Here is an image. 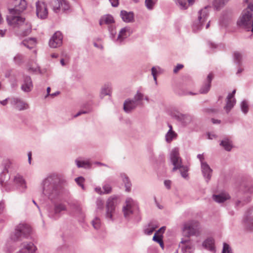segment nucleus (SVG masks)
I'll return each mask as SVG.
<instances>
[{
  "instance_id": "obj_1",
  "label": "nucleus",
  "mask_w": 253,
  "mask_h": 253,
  "mask_svg": "<svg viewBox=\"0 0 253 253\" xmlns=\"http://www.w3.org/2000/svg\"><path fill=\"white\" fill-rule=\"evenodd\" d=\"M60 190V178L57 174H51L43 180V193L52 202L59 198Z\"/></svg>"
},
{
  "instance_id": "obj_2",
  "label": "nucleus",
  "mask_w": 253,
  "mask_h": 253,
  "mask_svg": "<svg viewBox=\"0 0 253 253\" xmlns=\"http://www.w3.org/2000/svg\"><path fill=\"white\" fill-rule=\"evenodd\" d=\"M18 14H10L7 16L6 20L9 25L13 28H18L17 34L26 36L31 32V25L25 19L18 16Z\"/></svg>"
},
{
  "instance_id": "obj_3",
  "label": "nucleus",
  "mask_w": 253,
  "mask_h": 253,
  "mask_svg": "<svg viewBox=\"0 0 253 253\" xmlns=\"http://www.w3.org/2000/svg\"><path fill=\"white\" fill-rule=\"evenodd\" d=\"M248 3L237 22V25L253 33V0H245Z\"/></svg>"
},
{
  "instance_id": "obj_4",
  "label": "nucleus",
  "mask_w": 253,
  "mask_h": 253,
  "mask_svg": "<svg viewBox=\"0 0 253 253\" xmlns=\"http://www.w3.org/2000/svg\"><path fill=\"white\" fill-rule=\"evenodd\" d=\"M170 160L173 168L172 171L179 169L181 175L184 178L188 177V168L182 164L181 159L179 156V150L177 148H174L172 150L170 154Z\"/></svg>"
},
{
  "instance_id": "obj_5",
  "label": "nucleus",
  "mask_w": 253,
  "mask_h": 253,
  "mask_svg": "<svg viewBox=\"0 0 253 253\" xmlns=\"http://www.w3.org/2000/svg\"><path fill=\"white\" fill-rule=\"evenodd\" d=\"M46 210L48 217L53 220H57L67 211V207L63 203L54 202L53 206H47Z\"/></svg>"
},
{
  "instance_id": "obj_6",
  "label": "nucleus",
  "mask_w": 253,
  "mask_h": 253,
  "mask_svg": "<svg viewBox=\"0 0 253 253\" xmlns=\"http://www.w3.org/2000/svg\"><path fill=\"white\" fill-rule=\"evenodd\" d=\"M31 232L30 225L26 223H20L16 227L15 232L11 235V239L14 242L21 241L24 238H28Z\"/></svg>"
},
{
  "instance_id": "obj_7",
  "label": "nucleus",
  "mask_w": 253,
  "mask_h": 253,
  "mask_svg": "<svg viewBox=\"0 0 253 253\" xmlns=\"http://www.w3.org/2000/svg\"><path fill=\"white\" fill-rule=\"evenodd\" d=\"M182 232L183 235L187 238L198 235L199 233V223L195 220H190L184 223Z\"/></svg>"
},
{
  "instance_id": "obj_8",
  "label": "nucleus",
  "mask_w": 253,
  "mask_h": 253,
  "mask_svg": "<svg viewBox=\"0 0 253 253\" xmlns=\"http://www.w3.org/2000/svg\"><path fill=\"white\" fill-rule=\"evenodd\" d=\"M210 8V6H207L199 11L198 19L194 23L192 27L194 32H197L203 28L205 22L207 20L209 17Z\"/></svg>"
},
{
  "instance_id": "obj_9",
  "label": "nucleus",
  "mask_w": 253,
  "mask_h": 253,
  "mask_svg": "<svg viewBox=\"0 0 253 253\" xmlns=\"http://www.w3.org/2000/svg\"><path fill=\"white\" fill-rule=\"evenodd\" d=\"M115 22L113 17L110 14H106L101 17L99 20V25L100 26L103 24L107 25L108 30L110 34V38L113 39L116 37L117 32L116 31V27L113 25Z\"/></svg>"
},
{
  "instance_id": "obj_10",
  "label": "nucleus",
  "mask_w": 253,
  "mask_h": 253,
  "mask_svg": "<svg viewBox=\"0 0 253 253\" xmlns=\"http://www.w3.org/2000/svg\"><path fill=\"white\" fill-rule=\"evenodd\" d=\"M117 202V197L115 196L110 197L107 201L105 217L108 220L113 221L114 220L113 217L115 213V206Z\"/></svg>"
},
{
  "instance_id": "obj_11",
  "label": "nucleus",
  "mask_w": 253,
  "mask_h": 253,
  "mask_svg": "<svg viewBox=\"0 0 253 253\" xmlns=\"http://www.w3.org/2000/svg\"><path fill=\"white\" fill-rule=\"evenodd\" d=\"M49 5L55 13L59 12L61 10L67 11L70 9V3L66 0H51Z\"/></svg>"
},
{
  "instance_id": "obj_12",
  "label": "nucleus",
  "mask_w": 253,
  "mask_h": 253,
  "mask_svg": "<svg viewBox=\"0 0 253 253\" xmlns=\"http://www.w3.org/2000/svg\"><path fill=\"white\" fill-rule=\"evenodd\" d=\"M36 14L41 19H45L48 17V11L46 3L42 0H38L35 3Z\"/></svg>"
},
{
  "instance_id": "obj_13",
  "label": "nucleus",
  "mask_w": 253,
  "mask_h": 253,
  "mask_svg": "<svg viewBox=\"0 0 253 253\" xmlns=\"http://www.w3.org/2000/svg\"><path fill=\"white\" fill-rule=\"evenodd\" d=\"M137 202L131 198H127L126 200L125 205L123 207V211L125 217L129 219L133 213L134 208L137 207Z\"/></svg>"
},
{
  "instance_id": "obj_14",
  "label": "nucleus",
  "mask_w": 253,
  "mask_h": 253,
  "mask_svg": "<svg viewBox=\"0 0 253 253\" xmlns=\"http://www.w3.org/2000/svg\"><path fill=\"white\" fill-rule=\"evenodd\" d=\"M11 106L14 108L22 111L29 108V105L22 99L18 97H12L9 99Z\"/></svg>"
},
{
  "instance_id": "obj_15",
  "label": "nucleus",
  "mask_w": 253,
  "mask_h": 253,
  "mask_svg": "<svg viewBox=\"0 0 253 253\" xmlns=\"http://www.w3.org/2000/svg\"><path fill=\"white\" fill-rule=\"evenodd\" d=\"M15 6L13 8L9 9V14H18L23 11L27 7L25 0H15Z\"/></svg>"
},
{
  "instance_id": "obj_16",
  "label": "nucleus",
  "mask_w": 253,
  "mask_h": 253,
  "mask_svg": "<svg viewBox=\"0 0 253 253\" xmlns=\"http://www.w3.org/2000/svg\"><path fill=\"white\" fill-rule=\"evenodd\" d=\"M33 88V84L31 78L28 75L23 76L21 89L25 93L31 92Z\"/></svg>"
},
{
  "instance_id": "obj_17",
  "label": "nucleus",
  "mask_w": 253,
  "mask_h": 253,
  "mask_svg": "<svg viewBox=\"0 0 253 253\" xmlns=\"http://www.w3.org/2000/svg\"><path fill=\"white\" fill-rule=\"evenodd\" d=\"M63 36L59 31L55 32L49 41V45L51 48H56L62 44Z\"/></svg>"
},
{
  "instance_id": "obj_18",
  "label": "nucleus",
  "mask_w": 253,
  "mask_h": 253,
  "mask_svg": "<svg viewBox=\"0 0 253 253\" xmlns=\"http://www.w3.org/2000/svg\"><path fill=\"white\" fill-rule=\"evenodd\" d=\"M131 33V31L129 27H125L123 28L120 31L117 38L115 37L112 39L117 43H121L126 38H127Z\"/></svg>"
},
{
  "instance_id": "obj_19",
  "label": "nucleus",
  "mask_w": 253,
  "mask_h": 253,
  "mask_svg": "<svg viewBox=\"0 0 253 253\" xmlns=\"http://www.w3.org/2000/svg\"><path fill=\"white\" fill-rule=\"evenodd\" d=\"M183 253H192L194 250L193 246L189 238H182L179 244Z\"/></svg>"
},
{
  "instance_id": "obj_20",
  "label": "nucleus",
  "mask_w": 253,
  "mask_h": 253,
  "mask_svg": "<svg viewBox=\"0 0 253 253\" xmlns=\"http://www.w3.org/2000/svg\"><path fill=\"white\" fill-rule=\"evenodd\" d=\"M241 191L246 194L253 193V181L252 179H245L241 185Z\"/></svg>"
},
{
  "instance_id": "obj_21",
  "label": "nucleus",
  "mask_w": 253,
  "mask_h": 253,
  "mask_svg": "<svg viewBox=\"0 0 253 253\" xmlns=\"http://www.w3.org/2000/svg\"><path fill=\"white\" fill-rule=\"evenodd\" d=\"M201 168L203 177L206 181L209 182L212 176V169L207 163H203Z\"/></svg>"
},
{
  "instance_id": "obj_22",
  "label": "nucleus",
  "mask_w": 253,
  "mask_h": 253,
  "mask_svg": "<svg viewBox=\"0 0 253 253\" xmlns=\"http://www.w3.org/2000/svg\"><path fill=\"white\" fill-rule=\"evenodd\" d=\"M36 247L33 243L24 242L22 244L21 249L17 253H35Z\"/></svg>"
},
{
  "instance_id": "obj_23",
  "label": "nucleus",
  "mask_w": 253,
  "mask_h": 253,
  "mask_svg": "<svg viewBox=\"0 0 253 253\" xmlns=\"http://www.w3.org/2000/svg\"><path fill=\"white\" fill-rule=\"evenodd\" d=\"M212 78L213 75L212 73H210L207 76L205 83L203 84L199 90L200 93L206 94L208 92L211 88Z\"/></svg>"
},
{
  "instance_id": "obj_24",
  "label": "nucleus",
  "mask_w": 253,
  "mask_h": 253,
  "mask_svg": "<svg viewBox=\"0 0 253 253\" xmlns=\"http://www.w3.org/2000/svg\"><path fill=\"white\" fill-rule=\"evenodd\" d=\"M13 180L21 191L24 192L26 189L27 186L25 181L21 175L17 174L15 175Z\"/></svg>"
},
{
  "instance_id": "obj_25",
  "label": "nucleus",
  "mask_w": 253,
  "mask_h": 253,
  "mask_svg": "<svg viewBox=\"0 0 253 253\" xmlns=\"http://www.w3.org/2000/svg\"><path fill=\"white\" fill-rule=\"evenodd\" d=\"M137 106V104L132 99H127L124 103V110L127 113L131 112Z\"/></svg>"
},
{
  "instance_id": "obj_26",
  "label": "nucleus",
  "mask_w": 253,
  "mask_h": 253,
  "mask_svg": "<svg viewBox=\"0 0 253 253\" xmlns=\"http://www.w3.org/2000/svg\"><path fill=\"white\" fill-rule=\"evenodd\" d=\"M213 200L218 203H223L230 198L229 195L226 192H222L212 196Z\"/></svg>"
},
{
  "instance_id": "obj_27",
  "label": "nucleus",
  "mask_w": 253,
  "mask_h": 253,
  "mask_svg": "<svg viewBox=\"0 0 253 253\" xmlns=\"http://www.w3.org/2000/svg\"><path fill=\"white\" fill-rule=\"evenodd\" d=\"M9 178L10 176L6 169H5V171H2L0 174V184L2 186L6 187V189L7 188V186Z\"/></svg>"
},
{
  "instance_id": "obj_28",
  "label": "nucleus",
  "mask_w": 253,
  "mask_h": 253,
  "mask_svg": "<svg viewBox=\"0 0 253 253\" xmlns=\"http://www.w3.org/2000/svg\"><path fill=\"white\" fill-rule=\"evenodd\" d=\"M120 15L123 20L125 22H130L133 20L134 15L132 12H128L125 10H122Z\"/></svg>"
},
{
  "instance_id": "obj_29",
  "label": "nucleus",
  "mask_w": 253,
  "mask_h": 253,
  "mask_svg": "<svg viewBox=\"0 0 253 253\" xmlns=\"http://www.w3.org/2000/svg\"><path fill=\"white\" fill-rule=\"evenodd\" d=\"M178 120L182 124L183 126H187L192 121L191 116L188 114H180L178 116Z\"/></svg>"
},
{
  "instance_id": "obj_30",
  "label": "nucleus",
  "mask_w": 253,
  "mask_h": 253,
  "mask_svg": "<svg viewBox=\"0 0 253 253\" xmlns=\"http://www.w3.org/2000/svg\"><path fill=\"white\" fill-rule=\"evenodd\" d=\"M121 177L126 188V191L130 192L131 187V183L129 177L125 173H121Z\"/></svg>"
},
{
  "instance_id": "obj_31",
  "label": "nucleus",
  "mask_w": 253,
  "mask_h": 253,
  "mask_svg": "<svg viewBox=\"0 0 253 253\" xmlns=\"http://www.w3.org/2000/svg\"><path fill=\"white\" fill-rule=\"evenodd\" d=\"M219 144L227 151H231L233 147L232 141L228 138L223 139Z\"/></svg>"
},
{
  "instance_id": "obj_32",
  "label": "nucleus",
  "mask_w": 253,
  "mask_h": 253,
  "mask_svg": "<svg viewBox=\"0 0 253 253\" xmlns=\"http://www.w3.org/2000/svg\"><path fill=\"white\" fill-rule=\"evenodd\" d=\"M203 245L207 250L211 252H215V248L214 247V241L212 239H207L204 242Z\"/></svg>"
},
{
  "instance_id": "obj_33",
  "label": "nucleus",
  "mask_w": 253,
  "mask_h": 253,
  "mask_svg": "<svg viewBox=\"0 0 253 253\" xmlns=\"http://www.w3.org/2000/svg\"><path fill=\"white\" fill-rule=\"evenodd\" d=\"M177 134L173 130H169L165 135V140L168 143L176 139Z\"/></svg>"
},
{
  "instance_id": "obj_34",
  "label": "nucleus",
  "mask_w": 253,
  "mask_h": 253,
  "mask_svg": "<svg viewBox=\"0 0 253 253\" xmlns=\"http://www.w3.org/2000/svg\"><path fill=\"white\" fill-rule=\"evenodd\" d=\"M21 44L29 49L33 48L36 44V40L35 38H29L24 40Z\"/></svg>"
},
{
  "instance_id": "obj_35",
  "label": "nucleus",
  "mask_w": 253,
  "mask_h": 253,
  "mask_svg": "<svg viewBox=\"0 0 253 253\" xmlns=\"http://www.w3.org/2000/svg\"><path fill=\"white\" fill-rule=\"evenodd\" d=\"M111 93V86L109 84H105L101 89L100 96L101 98H103L105 96L110 95Z\"/></svg>"
},
{
  "instance_id": "obj_36",
  "label": "nucleus",
  "mask_w": 253,
  "mask_h": 253,
  "mask_svg": "<svg viewBox=\"0 0 253 253\" xmlns=\"http://www.w3.org/2000/svg\"><path fill=\"white\" fill-rule=\"evenodd\" d=\"M244 226L247 230L253 231V217H246L244 220Z\"/></svg>"
},
{
  "instance_id": "obj_37",
  "label": "nucleus",
  "mask_w": 253,
  "mask_h": 253,
  "mask_svg": "<svg viewBox=\"0 0 253 253\" xmlns=\"http://www.w3.org/2000/svg\"><path fill=\"white\" fill-rule=\"evenodd\" d=\"M235 103L236 100L235 98L228 99V97H227L226 104L224 107L227 113H228L230 112V111L234 107Z\"/></svg>"
},
{
  "instance_id": "obj_38",
  "label": "nucleus",
  "mask_w": 253,
  "mask_h": 253,
  "mask_svg": "<svg viewBox=\"0 0 253 253\" xmlns=\"http://www.w3.org/2000/svg\"><path fill=\"white\" fill-rule=\"evenodd\" d=\"M229 0H214L213 2V5L216 10H218Z\"/></svg>"
},
{
  "instance_id": "obj_39",
  "label": "nucleus",
  "mask_w": 253,
  "mask_h": 253,
  "mask_svg": "<svg viewBox=\"0 0 253 253\" xmlns=\"http://www.w3.org/2000/svg\"><path fill=\"white\" fill-rule=\"evenodd\" d=\"M157 227L158 226L152 223H150L144 229V233L146 235H150Z\"/></svg>"
},
{
  "instance_id": "obj_40",
  "label": "nucleus",
  "mask_w": 253,
  "mask_h": 253,
  "mask_svg": "<svg viewBox=\"0 0 253 253\" xmlns=\"http://www.w3.org/2000/svg\"><path fill=\"white\" fill-rule=\"evenodd\" d=\"M144 95L142 93L139 91H137L136 94L134 95L133 99H132L133 101H134L138 106L142 104V101L143 99Z\"/></svg>"
},
{
  "instance_id": "obj_41",
  "label": "nucleus",
  "mask_w": 253,
  "mask_h": 253,
  "mask_svg": "<svg viewBox=\"0 0 253 253\" xmlns=\"http://www.w3.org/2000/svg\"><path fill=\"white\" fill-rule=\"evenodd\" d=\"M91 223L93 227L96 230L99 229L101 226L100 219L98 217H94Z\"/></svg>"
},
{
  "instance_id": "obj_42",
  "label": "nucleus",
  "mask_w": 253,
  "mask_h": 253,
  "mask_svg": "<svg viewBox=\"0 0 253 253\" xmlns=\"http://www.w3.org/2000/svg\"><path fill=\"white\" fill-rule=\"evenodd\" d=\"M234 62L238 65H241L242 61V55L238 51L235 52L234 53Z\"/></svg>"
},
{
  "instance_id": "obj_43",
  "label": "nucleus",
  "mask_w": 253,
  "mask_h": 253,
  "mask_svg": "<svg viewBox=\"0 0 253 253\" xmlns=\"http://www.w3.org/2000/svg\"><path fill=\"white\" fill-rule=\"evenodd\" d=\"M176 3L177 5L181 9H186L188 8V4L187 3V0H174Z\"/></svg>"
},
{
  "instance_id": "obj_44",
  "label": "nucleus",
  "mask_w": 253,
  "mask_h": 253,
  "mask_svg": "<svg viewBox=\"0 0 253 253\" xmlns=\"http://www.w3.org/2000/svg\"><path fill=\"white\" fill-rule=\"evenodd\" d=\"M240 107L242 111L246 114L249 111V103L246 100L242 101L240 104Z\"/></svg>"
},
{
  "instance_id": "obj_45",
  "label": "nucleus",
  "mask_w": 253,
  "mask_h": 253,
  "mask_svg": "<svg viewBox=\"0 0 253 253\" xmlns=\"http://www.w3.org/2000/svg\"><path fill=\"white\" fill-rule=\"evenodd\" d=\"M76 163L78 168H88L89 167V163L87 161L76 160Z\"/></svg>"
},
{
  "instance_id": "obj_46",
  "label": "nucleus",
  "mask_w": 253,
  "mask_h": 253,
  "mask_svg": "<svg viewBox=\"0 0 253 253\" xmlns=\"http://www.w3.org/2000/svg\"><path fill=\"white\" fill-rule=\"evenodd\" d=\"M251 200V197L249 195L246 196L245 198L244 199H241L240 200H238L236 202V206H243L245 204L248 203Z\"/></svg>"
},
{
  "instance_id": "obj_47",
  "label": "nucleus",
  "mask_w": 253,
  "mask_h": 253,
  "mask_svg": "<svg viewBox=\"0 0 253 253\" xmlns=\"http://www.w3.org/2000/svg\"><path fill=\"white\" fill-rule=\"evenodd\" d=\"M23 60V56L19 53L17 54L13 58L14 63L17 65H20L22 63Z\"/></svg>"
},
{
  "instance_id": "obj_48",
  "label": "nucleus",
  "mask_w": 253,
  "mask_h": 253,
  "mask_svg": "<svg viewBox=\"0 0 253 253\" xmlns=\"http://www.w3.org/2000/svg\"><path fill=\"white\" fill-rule=\"evenodd\" d=\"M155 4V2L153 0H145V5L148 10H152Z\"/></svg>"
},
{
  "instance_id": "obj_49",
  "label": "nucleus",
  "mask_w": 253,
  "mask_h": 253,
  "mask_svg": "<svg viewBox=\"0 0 253 253\" xmlns=\"http://www.w3.org/2000/svg\"><path fill=\"white\" fill-rule=\"evenodd\" d=\"M221 253H232L231 247L226 243H223V249Z\"/></svg>"
},
{
  "instance_id": "obj_50",
  "label": "nucleus",
  "mask_w": 253,
  "mask_h": 253,
  "mask_svg": "<svg viewBox=\"0 0 253 253\" xmlns=\"http://www.w3.org/2000/svg\"><path fill=\"white\" fill-rule=\"evenodd\" d=\"M147 154L149 159L153 161L155 160V153L152 147H149L147 148Z\"/></svg>"
},
{
  "instance_id": "obj_51",
  "label": "nucleus",
  "mask_w": 253,
  "mask_h": 253,
  "mask_svg": "<svg viewBox=\"0 0 253 253\" xmlns=\"http://www.w3.org/2000/svg\"><path fill=\"white\" fill-rule=\"evenodd\" d=\"M76 182L77 184L80 185L83 189H84V185L83 183L84 181V179L83 177H79L75 179Z\"/></svg>"
},
{
  "instance_id": "obj_52",
  "label": "nucleus",
  "mask_w": 253,
  "mask_h": 253,
  "mask_svg": "<svg viewBox=\"0 0 253 253\" xmlns=\"http://www.w3.org/2000/svg\"><path fill=\"white\" fill-rule=\"evenodd\" d=\"M103 194H109L112 190V188L109 184H105L103 186Z\"/></svg>"
},
{
  "instance_id": "obj_53",
  "label": "nucleus",
  "mask_w": 253,
  "mask_h": 253,
  "mask_svg": "<svg viewBox=\"0 0 253 253\" xmlns=\"http://www.w3.org/2000/svg\"><path fill=\"white\" fill-rule=\"evenodd\" d=\"M96 203V206H97V209H100V210L103 209L104 203H103V201L101 199H97Z\"/></svg>"
},
{
  "instance_id": "obj_54",
  "label": "nucleus",
  "mask_w": 253,
  "mask_h": 253,
  "mask_svg": "<svg viewBox=\"0 0 253 253\" xmlns=\"http://www.w3.org/2000/svg\"><path fill=\"white\" fill-rule=\"evenodd\" d=\"M157 233H155L153 237V240L156 242L159 243L160 241L163 240V239L161 236L157 235Z\"/></svg>"
},
{
  "instance_id": "obj_55",
  "label": "nucleus",
  "mask_w": 253,
  "mask_h": 253,
  "mask_svg": "<svg viewBox=\"0 0 253 253\" xmlns=\"http://www.w3.org/2000/svg\"><path fill=\"white\" fill-rule=\"evenodd\" d=\"M197 158L199 159L200 161L201 166H202L203 163H207V162L204 161L205 158L203 154H198L197 155Z\"/></svg>"
},
{
  "instance_id": "obj_56",
  "label": "nucleus",
  "mask_w": 253,
  "mask_h": 253,
  "mask_svg": "<svg viewBox=\"0 0 253 253\" xmlns=\"http://www.w3.org/2000/svg\"><path fill=\"white\" fill-rule=\"evenodd\" d=\"M113 7H117L119 4V0H109Z\"/></svg>"
},
{
  "instance_id": "obj_57",
  "label": "nucleus",
  "mask_w": 253,
  "mask_h": 253,
  "mask_svg": "<svg viewBox=\"0 0 253 253\" xmlns=\"http://www.w3.org/2000/svg\"><path fill=\"white\" fill-rule=\"evenodd\" d=\"M183 67V65L182 64H177L176 67L173 69V72L174 73H176L178 72V71L181 69Z\"/></svg>"
},
{
  "instance_id": "obj_58",
  "label": "nucleus",
  "mask_w": 253,
  "mask_h": 253,
  "mask_svg": "<svg viewBox=\"0 0 253 253\" xmlns=\"http://www.w3.org/2000/svg\"><path fill=\"white\" fill-rule=\"evenodd\" d=\"M164 184L167 189H169L170 188L171 181L170 180H165L164 181Z\"/></svg>"
},
{
  "instance_id": "obj_59",
  "label": "nucleus",
  "mask_w": 253,
  "mask_h": 253,
  "mask_svg": "<svg viewBox=\"0 0 253 253\" xmlns=\"http://www.w3.org/2000/svg\"><path fill=\"white\" fill-rule=\"evenodd\" d=\"M94 190L95 191L99 194L101 195L103 194V192L102 191L101 187H96Z\"/></svg>"
},
{
  "instance_id": "obj_60",
  "label": "nucleus",
  "mask_w": 253,
  "mask_h": 253,
  "mask_svg": "<svg viewBox=\"0 0 253 253\" xmlns=\"http://www.w3.org/2000/svg\"><path fill=\"white\" fill-rule=\"evenodd\" d=\"M235 92H236V90L234 89L233 90L232 93H229V94L227 96V97H228V99L234 98V96Z\"/></svg>"
},
{
  "instance_id": "obj_61",
  "label": "nucleus",
  "mask_w": 253,
  "mask_h": 253,
  "mask_svg": "<svg viewBox=\"0 0 253 253\" xmlns=\"http://www.w3.org/2000/svg\"><path fill=\"white\" fill-rule=\"evenodd\" d=\"M86 113H87V112L84 111H79L78 113H77L76 115H75L74 116V118H76V117L81 115L82 114H86Z\"/></svg>"
},
{
  "instance_id": "obj_62",
  "label": "nucleus",
  "mask_w": 253,
  "mask_h": 253,
  "mask_svg": "<svg viewBox=\"0 0 253 253\" xmlns=\"http://www.w3.org/2000/svg\"><path fill=\"white\" fill-rule=\"evenodd\" d=\"M10 98H6L5 99L0 101V103L3 106H5L7 104V100L8 99H9Z\"/></svg>"
},
{
  "instance_id": "obj_63",
  "label": "nucleus",
  "mask_w": 253,
  "mask_h": 253,
  "mask_svg": "<svg viewBox=\"0 0 253 253\" xmlns=\"http://www.w3.org/2000/svg\"><path fill=\"white\" fill-rule=\"evenodd\" d=\"M151 73L152 76L156 75L157 70L155 67H153L151 69Z\"/></svg>"
},
{
  "instance_id": "obj_64",
  "label": "nucleus",
  "mask_w": 253,
  "mask_h": 253,
  "mask_svg": "<svg viewBox=\"0 0 253 253\" xmlns=\"http://www.w3.org/2000/svg\"><path fill=\"white\" fill-rule=\"evenodd\" d=\"M165 229H166V227H165V226L162 227L158 231H157L156 233H157V234L158 233V232L164 233Z\"/></svg>"
}]
</instances>
